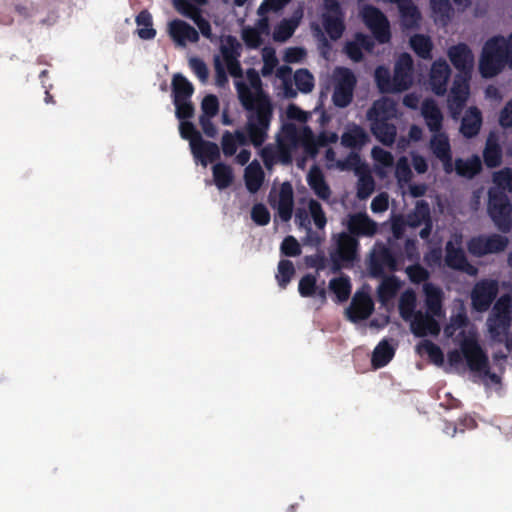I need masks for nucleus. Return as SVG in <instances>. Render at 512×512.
Listing matches in <instances>:
<instances>
[{
    "label": "nucleus",
    "instance_id": "a211bd4d",
    "mask_svg": "<svg viewBox=\"0 0 512 512\" xmlns=\"http://www.w3.org/2000/svg\"><path fill=\"white\" fill-rule=\"evenodd\" d=\"M373 309L374 304L370 296L364 292H357L346 309V314L350 321L356 323L367 319Z\"/></svg>",
    "mask_w": 512,
    "mask_h": 512
},
{
    "label": "nucleus",
    "instance_id": "aec40b11",
    "mask_svg": "<svg viewBox=\"0 0 512 512\" xmlns=\"http://www.w3.org/2000/svg\"><path fill=\"white\" fill-rule=\"evenodd\" d=\"M445 251V264L449 268L466 272L472 276L477 274V268L468 262L462 248L455 247L451 241H448L445 247Z\"/></svg>",
    "mask_w": 512,
    "mask_h": 512
},
{
    "label": "nucleus",
    "instance_id": "8fccbe9b",
    "mask_svg": "<svg viewBox=\"0 0 512 512\" xmlns=\"http://www.w3.org/2000/svg\"><path fill=\"white\" fill-rule=\"evenodd\" d=\"M295 275V267L290 260L282 259L278 263L276 279L278 285L285 289Z\"/></svg>",
    "mask_w": 512,
    "mask_h": 512
},
{
    "label": "nucleus",
    "instance_id": "0e129e2a",
    "mask_svg": "<svg viewBox=\"0 0 512 512\" xmlns=\"http://www.w3.org/2000/svg\"><path fill=\"white\" fill-rule=\"evenodd\" d=\"M180 134L184 139L189 140L190 147H195V145L202 139L200 134L195 130L192 123L188 121H182L180 123Z\"/></svg>",
    "mask_w": 512,
    "mask_h": 512
},
{
    "label": "nucleus",
    "instance_id": "6e6d98bb",
    "mask_svg": "<svg viewBox=\"0 0 512 512\" xmlns=\"http://www.w3.org/2000/svg\"><path fill=\"white\" fill-rule=\"evenodd\" d=\"M286 116L289 120L297 121L300 124V126L297 127L294 124L288 123V124H285L283 127H285L286 125H292L296 128L297 131H299L300 128L306 127L304 124L310 118L311 114L306 111H303L302 109H300L298 106H296L294 104H290L286 109ZM282 129H284V128H282ZM282 131L283 130H281V132Z\"/></svg>",
    "mask_w": 512,
    "mask_h": 512
},
{
    "label": "nucleus",
    "instance_id": "2eb2a0df",
    "mask_svg": "<svg viewBox=\"0 0 512 512\" xmlns=\"http://www.w3.org/2000/svg\"><path fill=\"white\" fill-rule=\"evenodd\" d=\"M362 18L380 43L389 41V22L379 10L373 7H365L362 11Z\"/></svg>",
    "mask_w": 512,
    "mask_h": 512
},
{
    "label": "nucleus",
    "instance_id": "423d86ee",
    "mask_svg": "<svg viewBox=\"0 0 512 512\" xmlns=\"http://www.w3.org/2000/svg\"><path fill=\"white\" fill-rule=\"evenodd\" d=\"M395 117H397L396 103L386 97L376 101L367 113L372 133L385 145H391L395 140L396 127L387 123Z\"/></svg>",
    "mask_w": 512,
    "mask_h": 512
},
{
    "label": "nucleus",
    "instance_id": "9d476101",
    "mask_svg": "<svg viewBox=\"0 0 512 512\" xmlns=\"http://www.w3.org/2000/svg\"><path fill=\"white\" fill-rule=\"evenodd\" d=\"M270 205L278 211L284 222L290 220L293 210V189L290 183L274 185L269 194Z\"/></svg>",
    "mask_w": 512,
    "mask_h": 512
},
{
    "label": "nucleus",
    "instance_id": "72a5a7b5",
    "mask_svg": "<svg viewBox=\"0 0 512 512\" xmlns=\"http://www.w3.org/2000/svg\"><path fill=\"white\" fill-rule=\"evenodd\" d=\"M191 150L203 166H207L209 162H213L219 157L218 146L211 142H205L202 139Z\"/></svg>",
    "mask_w": 512,
    "mask_h": 512
},
{
    "label": "nucleus",
    "instance_id": "1a4fd4ad",
    "mask_svg": "<svg viewBox=\"0 0 512 512\" xmlns=\"http://www.w3.org/2000/svg\"><path fill=\"white\" fill-rule=\"evenodd\" d=\"M368 269L372 277H383L385 270L390 272L398 270L397 258L389 247L377 243L370 254Z\"/></svg>",
    "mask_w": 512,
    "mask_h": 512
},
{
    "label": "nucleus",
    "instance_id": "e433bc0d",
    "mask_svg": "<svg viewBox=\"0 0 512 512\" xmlns=\"http://www.w3.org/2000/svg\"><path fill=\"white\" fill-rule=\"evenodd\" d=\"M483 158L485 164L490 167H496L501 163V148L498 144V139L495 134L491 133L487 138L486 146L483 151Z\"/></svg>",
    "mask_w": 512,
    "mask_h": 512
},
{
    "label": "nucleus",
    "instance_id": "09e8293b",
    "mask_svg": "<svg viewBox=\"0 0 512 512\" xmlns=\"http://www.w3.org/2000/svg\"><path fill=\"white\" fill-rule=\"evenodd\" d=\"M213 178L215 185L219 189H225L232 183V170L229 166L218 163L213 166Z\"/></svg>",
    "mask_w": 512,
    "mask_h": 512
},
{
    "label": "nucleus",
    "instance_id": "ddd939ff",
    "mask_svg": "<svg viewBox=\"0 0 512 512\" xmlns=\"http://www.w3.org/2000/svg\"><path fill=\"white\" fill-rule=\"evenodd\" d=\"M353 162L349 164L338 163V169H353L356 175L359 177L357 184V195L359 198L365 199L371 195L374 191L375 183L370 174V171L364 163H362L359 155H353L351 157Z\"/></svg>",
    "mask_w": 512,
    "mask_h": 512
},
{
    "label": "nucleus",
    "instance_id": "20e7f679",
    "mask_svg": "<svg viewBox=\"0 0 512 512\" xmlns=\"http://www.w3.org/2000/svg\"><path fill=\"white\" fill-rule=\"evenodd\" d=\"M506 64L512 68V34L508 39L498 36L485 43L479 71L484 78H491L502 71Z\"/></svg>",
    "mask_w": 512,
    "mask_h": 512
},
{
    "label": "nucleus",
    "instance_id": "a18cd8bd",
    "mask_svg": "<svg viewBox=\"0 0 512 512\" xmlns=\"http://www.w3.org/2000/svg\"><path fill=\"white\" fill-rule=\"evenodd\" d=\"M275 76L279 81V83H275V86L281 89L282 95L287 98L294 97L296 92L290 81L291 69L287 66H281L276 69Z\"/></svg>",
    "mask_w": 512,
    "mask_h": 512
},
{
    "label": "nucleus",
    "instance_id": "a19ab883",
    "mask_svg": "<svg viewBox=\"0 0 512 512\" xmlns=\"http://www.w3.org/2000/svg\"><path fill=\"white\" fill-rule=\"evenodd\" d=\"M247 138L242 131H236L235 133L225 132L222 136V150L224 155L232 156L236 153L239 145H245Z\"/></svg>",
    "mask_w": 512,
    "mask_h": 512
},
{
    "label": "nucleus",
    "instance_id": "c756f323",
    "mask_svg": "<svg viewBox=\"0 0 512 512\" xmlns=\"http://www.w3.org/2000/svg\"><path fill=\"white\" fill-rule=\"evenodd\" d=\"M368 141L366 132L356 124L349 125L343 133L341 143L345 147L359 149Z\"/></svg>",
    "mask_w": 512,
    "mask_h": 512
},
{
    "label": "nucleus",
    "instance_id": "69168bd1",
    "mask_svg": "<svg viewBox=\"0 0 512 512\" xmlns=\"http://www.w3.org/2000/svg\"><path fill=\"white\" fill-rule=\"evenodd\" d=\"M281 253L288 257H296L300 255L301 248L298 241L293 236H287L281 243Z\"/></svg>",
    "mask_w": 512,
    "mask_h": 512
},
{
    "label": "nucleus",
    "instance_id": "473e14b6",
    "mask_svg": "<svg viewBox=\"0 0 512 512\" xmlns=\"http://www.w3.org/2000/svg\"><path fill=\"white\" fill-rule=\"evenodd\" d=\"M422 116L432 132L440 130L443 116L439 107L433 100H427L423 103Z\"/></svg>",
    "mask_w": 512,
    "mask_h": 512
},
{
    "label": "nucleus",
    "instance_id": "bf43d9fd",
    "mask_svg": "<svg viewBox=\"0 0 512 512\" xmlns=\"http://www.w3.org/2000/svg\"><path fill=\"white\" fill-rule=\"evenodd\" d=\"M493 182L498 189L512 192V170L505 168L495 172L493 174Z\"/></svg>",
    "mask_w": 512,
    "mask_h": 512
},
{
    "label": "nucleus",
    "instance_id": "0eeeda50",
    "mask_svg": "<svg viewBox=\"0 0 512 512\" xmlns=\"http://www.w3.org/2000/svg\"><path fill=\"white\" fill-rule=\"evenodd\" d=\"M324 12L321 18L323 30L313 24L317 37L323 38L324 32L333 40L341 37L344 25L339 3L336 0H324Z\"/></svg>",
    "mask_w": 512,
    "mask_h": 512
},
{
    "label": "nucleus",
    "instance_id": "f3484780",
    "mask_svg": "<svg viewBox=\"0 0 512 512\" xmlns=\"http://www.w3.org/2000/svg\"><path fill=\"white\" fill-rule=\"evenodd\" d=\"M167 28L170 37L177 45L186 46L188 43L199 40L198 31L183 20L174 19L168 23Z\"/></svg>",
    "mask_w": 512,
    "mask_h": 512
},
{
    "label": "nucleus",
    "instance_id": "7ed1b4c3",
    "mask_svg": "<svg viewBox=\"0 0 512 512\" xmlns=\"http://www.w3.org/2000/svg\"><path fill=\"white\" fill-rule=\"evenodd\" d=\"M447 55L455 69L459 71L447 99L448 110L452 118L457 119L470 95L469 81L474 67V55L465 44L450 47Z\"/></svg>",
    "mask_w": 512,
    "mask_h": 512
},
{
    "label": "nucleus",
    "instance_id": "393cba45",
    "mask_svg": "<svg viewBox=\"0 0 512 512\" xmlns=\"http://www.w3.org/2000/svg\"><path fill=\"white\" fill-rule=\"evenodd\" d=\"M488 210L494 221H505L511 212V205L505 195H498L495 189H491Z\"/></svg>",
    "mask_w": 512,
    "mask_h": 512
},
{
    "label": "nucleus",
    "instance_id": "79ce46f5",
    "mask_svg": "<svg viewBox=\"0 0 512 512\" xmlns=\"http://www.w3.org/2000/svg\"><path fill=\"white\" fill-rule=\"evenodd\" d=\"M416 295L414 291H405L399 300V312L404 320H412L416 314Z\"/></svg>",
    "mask_w": 512,
    "mask_h": 512
},
{
    "label": "nucleus",
    "instance_id": "de8ad7c7",
    "mask_svg": "<svg viewBox=\"0 0 512 512\" xmlns=\"http://www.w3.org/2000/svg\"><path fill=\"white\" fill-rule=\"evenodd\" d=\"M137 34L142 39H152L156 35L155 29L152 27V16L147 11H142L136 17Z\"/></svg>",
    "mask_w": 512,
    "mask_h": 512
},
{
    "label": "nucleus",
    "instance_id": "9b49d317",
    "mask_svg": "<svg viewBox=\"0 0 512 512\" xmlns=\"http://www.w3.org/2000/svg\"><path fill=\"white\" fill-rule=\"evenodd\" d=\"M461 350L468 368L473 372L489 371V359L476 339L465 338L461 342Z\"/></svg>",
    "mask_w": 512,
    "mask_h": 512
},
{
    "label": "nucleus",
    "instance_id": "7c9ffc66",
    "mask_svg": "<svg viewBox=\"0 0 512 512\" xmlns=\"http://www.w3.org/2000/svg\"><path fill=\"white\" fill-rule=\"evenodd\" d=\"M372 158L374 161V171L380 178H385L393 166V156L390 152L375 147L372 150Z\"/></svg>",
    "mask_w": 512,
    "mask_h": 512
},
{
    "label": "nucleus",
    "instance_id": "b1692460",
    "mask_svg": "<svg viewBox=\"0 0 512 512\" xmlns=\"http://www.w3.org/2000/svg\"><path fill=\"white\" fill-rule=\"evenodd\" d=\"M423 292L425 295L426 312L432 316H442L444 299L442 289L433 283H424Z\"/></svg>",
    "mask_w": 512,
    "mask_h": 512
},
{
    "label": "nucleus",
    "instance_id": "e2e57ef3",
    "mask_svg": "<svg viewBox=\"0 0 512 512\" xmlns=\"http://www.w3.org/2000/svg\"><path fill=\"white\" fill-rule=\"evenodd\" d=\"M490 315L506 316L508 318H512V301L510 296H501L494 304Z\"/></svg>",
    "mask_w": 512,
    "mask_h": 512
},
{
    "label": "nucleus",
    "instance_id": "6e6552de",
    "mask_svg": "<svg viewBox=\"0 0 512 512\" xmlns=\"http://www.w3.org/2000/svg\"><path fill=\"white\" fill-rule=\"evenodd\" d=\"M333 96L332 100L338 107H346L350 104L353 90L356 84L354 74L346 68H337L333 72Z\"/></svg>",
    "mask_w": 512,
    "mask_h": 512
},
{
    "label": "nucleus",
    "instance_id": "f704fd0d",
    "mask_svg": "<svg viewBox=\"0 0 512 512\" xmlns=\"http://www.w3.org/2000/svg\"><path fill=\"white\" fill-rule=\"evenodd\" d=\"M395 350L385 339L380 341L372 353V365L374 368L386 366L394 357Z\"/></svg>",
    "mask_w": 512,
    "mask_h": 512
},
{
    "label": "nucleus",
    "instance_id": "bb28decb",
    "mask_svg": "<svg viewBox=\"0 0 512 512\" xmlns=\"http://www.w3.org/2000/svg\"><path fill=\"white\" fill-rule=\"evenodd\" d=\"M482 125V115L477 107H469L461 121L460 132L467 138L478 134Z\"/></svg>",
    "mask_w": 512,
    "mask_h": 512
},
{
    "label": "nucleus",
    "instance_id": "4d7b16f0",
    "mask_svg": "<svg viewBox=\"0 0 512 512\" xmlns=\"http://www.w3.org/2000/svg\"><path fill=\"white\" fill-rule=\"evenodd\" d=\"M395 175L398 180V184H399L400 188L404 189V185L409 184V182L412 178V172L408 165V161L405 157H402L398 160V162L396 164ZM405 193H406V191L403 190V194H405Z\"/></svg>",
    "mask_w": 512,
    "mask_h": 512
},
{
    "label": "nucleus",
    "instance_id": "5701e85b",
    "mask_svg": "<svg viewBox=\"0 0 512 512\" xmlns=\"http://www.w3.org/2000/svg\"><path fill=\"white\" fill-rule=\"evenodd\" d=\"M437 133L431 139V149L435 156L442 162L443 168L447 173L453 171V163L450 151L449 139L446 134Z\"/></svg>",
    "mask_w": 512,
    "mask_h": 512
},
{
    "label": "nucleus",
    "instance_id": "4c0bfd02",
    "mask_svg": "<svg viewBox=\"0 0 512 512\" xmlns=\"http://www.w3.org/2000/svg\"><path fill=\"white\" fill-rule=\"evenodd\" d=\"M307 181L311 189L317 196L322 199H328L330 196V189L324 180V176L319 168L313 167L307 175Z\"/></svg>",
    "mask_w": 512,
    "mask_h": 512
},
{
    "label": "nucleus",
    "instance_id": "338daca9",
    "mask_svg": "<svg viewBox=\"0 0 512 512\" xmlns=\"http://www.w3.org/2000/svg\"><path fill=\"white\" fill-rule=\"evenodd\" d=\"M375 79L377 82V85L379 89L382 92H389L391 91V79H390V73L389 70L385 67H378L375 71Z\"/></svg>",
    "mask_w": 512,
    "mask_h": 512
},
{
    "label": "nucleus",
    "instance_id": "052dcab7",
    "mask_svg": "<svg viewBox=\"0 0 512 512\" xmlns=\"http://www.w3.org/2000/svg\"><path fill=\"white\" fill-rule=\"evenodd\" d=\"M262 60L263 67L261 72L264 77H267L273 73L278 64V59L274 49L268 47L264 48L262 50Z\"/></svg>",
    "mask_w": 512,
    "mask_h": 512
},
{
    "label": "nucleus",
    "instance_id": "37998d69",
    "mask_svg": "<svg viewBox=\"0 0 512 512\" xmlns=\"http://www.w3.org/2000/svg\"><path fill=\"white\" fill-rule=\"evenodd\" d=\"M455 170L461 176L472 178L481 170V160L478 156L466 160L458 159L455 162Z\"/></svg>",
    "mask_w": 512,
    "mask_h": 512
},
{
    "label": "nucleus",
    "instance_id": "680f3d73",
    "mask_svg": "<svg viewBox=\"0 0 512 512\" xmlns=\"http://www.w3.org/2000/svg\"><path fill=\"white\" fill-rule=\"evenodd\" d=\"M406 273L409 280L414 284L427 283L426 281L429 279V272L420 264L409 265L406 268Z\"/></svg>",
    "mask_w": 512,
    "mask_h": 512
},
{
    "label": "nucleus",
    "instance_id": "f8f14e48",
    "mask_svg": "<svg viewBox=\"0 0 512 512\" xmlns=\"http://www.w3.org/2000/svg\"><path fill=\"white\" fill-rule=\"evenodd\" d=\"M508 243V238L499 234L478 236L473 237L468 242V250L472 255L481 257L487 254L504 251Z\"/></svg>",
    "mask_w": 512,
    "mask_h": 512
},
{
    "label": "nucleus",
    "instance_id": "a878e982",
    "mask_svg": "<svg viewBox=\"0 0 512 512\" xmlns=\"http://www.w3.org/2000/svg\"><path fill=\"white\" fill-rule=\"evenodd\" d=\"M512 318L506 316L490 315L487 319L488 330L491 337L496 342L507 343V338L510 337L509 329L511 326Z\"/></svg>",
    "mask_w": 512,
    "mask_h": 512
},
{
    "label": "nucleus",
    "instance_id": "cd10ccee",
    "mask_svg": "<svg viewBox=\"0 0 512 512\" xmlns=\"http://www.w3.org/2000/svg\"><path fill=\"white\" fill-rule=\"evenodd\" d=\"M304 14V6L300 4L289 20H283L274 30L273 37L276 41H285L292 36Z\"/></svg>",
    "mask_w": 512,
    "mask_h": 512
},
{
    "label": "nucleus",
    "instance_id": "dca6fc26",
    "mask_svg": "<svg viewBox=\"0 0 512 512\" xmlns=\"http://www.w3.org/2000/svg\"><path fill=\"white\" fill-rule=\"evenodd\" d=\"M413 82L412 77V58L409 54L399 56L394 69V75L391 79V91L401 92L407 90Z\"/></svg>",
    "mask_w": 512,
    "mask_h": 512
},
{
    "label": "nucleus",
    "instance_id": "f257e3e1",
    "mask_svg": "<svg viewBox=\"0 0 512 512\" xmlns=\"http://www.w3.org/2000/svg\"><path fill=\"white\" fill-rule=\"evenodd\" d=\"M240 48L234 37H221V56L215 59L216 82L219 86L226 82L225 70L235 78L239 98L245 108L251 111L246 125L249 140L254 146L259 147L266 139L272 109L268 98L262 92L258 73L255 70H248L245 78L241 76L237 61Z\"/></svg>",
    "mask_w": 512,
    "mask_h": 512
},
{
    "label": "nucleus",
    "instance_id": "39448f33",
    "mask_svg": "<svg viewBox=\"0 0 512 512\" xmlns=\"http://www.w3.org/2000/svg\"><path fill=\"white\" fill-rule=\"evenodd\" d=\"M348 233L339 235L337 248L330 253L331 271L339 272L345 264L351 263L358 247L359 236H373L379 231V226H347Z\"/></svg>",
    "mask_w": 512,
    "mask_h": 512
},
{
    "label": "nucleus",
    "instance_id": "f03ea898",
    "mask_svg": "<svg viewBox=\"0 0 512 512\" xmlns=\"http://www.w3.org/2000/svg\"><path fill=\"white\" fill-rule=\"evenodd\" d=\"M337 140L336 133H323L315 138L308 127H302L297 131L294 126L286 125L277 137V145L263 148L261 156L266 167L270 169L276 163H289L299 152L306 156H313L318 146L334 143Z\"/></svg>",
    "mask_w": 512,
    "mask_h": 512
},
{
    "label": "nucleus",
    "instance_id": "13d9d810",
    "mask_svg": "<svg viewBox=\"0 0 512 512\" xmlns=\"http://www.w3.org/2000/svg\"><path fill=\"white\" fill-rule=\"evenodd\" d=\"M294 80L298 90L303 93L310 92L314 87V78L308 70H298L294 75Z\"/></svg>",
    "mask_w": 512,
    "mask_h": 512
},
{
    "label": "nucleus",
    "instance_id": "4468645a",
    "mask_svg": "<svg viewBox=\"0 0 512 512\" xmlns=\"http://www.w3.org/2000/svg\"><path fill=\"white\" fill-rule=\"evenodd\" d=\"M498 293V284L493 280H481L475 284L471 292V302L477 312L489 309Z\"/></svg>",
    "mask_w": 512,
    "mask_h": 512
},
{
    "label": "nucleus",
    "instance_id": "3c124183",
    "mask_svg": "<svg viewBox=\"0 0 512 512\" xmlns=\"http://www.w3.org/2000/svg\"><path fill=\"white\" fill-rule=\"evenodd\" d=\"M410 44L414 52L424 58L428 59L431 56L432 42L429 37L424 35H415L410 39Z\"/></svg>",
    "mask_w": 512,
    "mask_h": 512
},
{
    "label": "nucleus",
    "instance_id": "c9c22d12",
    "mask_svg": "<svg viewBox=\"0 0 512 512\" xmlns=\"http://www.w3.org/2000/svg\"><path fill=\"white\" fill-rule=\"evenodd\" d=\"M400 286V281L396 276L384 277L377 289L378 300L386 304L396 296Z\"/></svg>",
    "mask_w": 512,
    "mask_h": 512
},
{
    "label": "nucleus",
    "instance_id": "412c9836",
    "mask_svg": "<svg viewBox=\"0 0 512 512\" xmlns=\"http://www.w3.org/2000/svg\"><path fill=\"white\" fill-rule=\"evenodd\" d=\"M434 317L428 312L417 311L415 317L411 320V332L416 337L437 336L440 333V325Z\"/></svg>",
    "mask_w": 512,
    "mask_h": 512
},
{
    "label": "nucleus",
    "instance_id": "c85d7f7f",
    "mask_svg": "<svg viewBox=\"0 0 512 512\" xmlns=\"http://www.w3.org/2000/svg\"><path fill=\"white\" fill-rule=\"evenodd\" d=\"M268 34V21L261 18L255 27H247L243 30V39L249 47L255 48L262 43L264 37H267Z\"/></svg>",
    "mask_w": 512,
    "mask_h": 512
},
{
    "label": "nucleus",
    "instance_id": "2f4dec72",
    "mask_svg": "<svg viewBox=\"0 0 512 512\" xmlns=\"http://www.w3.org/2000/svg\"><path fill=\"white\" fill-rule=\"evenodd\" d=\"M244 180L246 188L251 193H256L264 181V171L257 161L251 162L245 169Z\"/></svg>",
    "mask_w": 512,
    "mask_h": 512
},
{
    "label": "nucleus",
    "instance_id": "6ab92c4d",
    "mask_svg": "<svg viewBox=\"0 0 512 512\" xmlns=\"http://www.w3.org/2000/svg\"><path fill=\"white\" fill-rule=\"evenodd\" d=\"M450 72V67L445 60L439 59L433 62L428 83L435 94L444 95L446 93Z\"/></svg>",
    "mask_w": 512,
    "mask_h": 512
},
{
    "label": "nucleus",
    "instance_id": "58836bf2",
    "mask_svg": "<svg viewBox=\"0 0 512 512\" xmlns=\"http://www.w3.org/2000/svg\"><path fill=\"white\" fill-rule=\"evenodd\" d=\"M329 289L335 295L337 302L347 301L351 294L350 278L345 275L332 278L329 282Z\"/></svg>",
    "mask_w": 512,
    "mask_h": 512
},
{
    "label": "nucleus",
    "instance_id": "4be33fe9",
    "mask_svg": "<svg viewBox=\"0 0 512 512\" xmlns=\"http://www.w3.org/2000/svg\"><path fill=\"white\" fill-rule=\"evenodd\" d=\"M219 111V101L215 95H207L201 102L200 125L204 133L210 137L215 136L217 130L211 123V118Z\"/></svg>",
    "mask_w": 512,
    "mask_h": 512
},
{
    "label": "nucleus",
    "instance_id": "49530a36",
    "mask_svg": "<svg viewBox=\"0 0 512 512\" xmlns=\"http://www.w3.org/2000/svg\"><path fill=\"white\" fill-rule=\"evenodd\" d=\"M362 49L365 51L372 49V42L367 36L357 35L354 42H349L346 45V53L354 61L361 59Z\"/></svg>",
    "mask_w": 512,
    "mask_h": 512
},
{
    "label": "nucleus",
    "instance_id": "603ef678",
    "mask_svg": "<svg viewBox=\"0 0 512 512\" xmlns=\"http://www.w3.org/2000/svg\"><path fill=\"white\" fill-rule=\"evenodd\" d=\"M317 275L307 273L299 281L298 292L301 297L310 298L316 295Z\"/></svg>",
    "mask_w": 512,
    "mask_h": 512
},
{
    "label": "nucleus",
    "instance_id": "5fc2aeb1",
    "mask_svg": "<svg viewBox=\"0 0 512 512\" xmlns=\"http://www.w3.org/2000/svg\"><path fill=\"white\" fill-rule=\"evenodd\" d=\"M305 230L304 243L313 247L319 246L325 239V226H299Z\"/></svg>",
    "mask_w": 512,
    "mask_h": 512
},
{
    "label": "nucleus",
    "instance_id": "ea45409f",
    "mask_svg": "<svg viewBox=\"0 0 512 512\" xmlns=\"http://www.w3.org/2000/svg\"><path fill=\"white\" fill-rule=\"evenodd\" d=\"M174 8L183 16L194 20L201 13L206 0H173Z\"/></svg>",
    "mask_w": 512,
    "mask_h": 512
},
{
    "label": "nucleus",
    "instance_id": "864d4df0",
    "mask_svg": "<svg viewBox=\"0 0 512 512\" xmlns=\"http://www.w3.org/2000/svg\"><path fill=\"white\" fill-rule=\"evenodd\" d=\"M174 99L190 98L193 93L192 84L183 76L176 75L173 78Z\"/></svg>",
    "mask_w": 512,
    "mask_h": 512
},
{
    "label": "nucleus",
    "instance_id": "c03bdc74",
    "mask_svg": "<svg viewBox=\"0 0 512 512\" xmlns=\"http://www.w3.org/2000/svg\"><path fill=\"white\" fill-rule=\"evenodd\" d=\"M419 354H426L430 361L437 366L444 363V354L441 348L430 340H423L417 345Z\"/></svg>",
    "mask_w": 512,
    "mask_h": 512
},
{
    "label": "nucleus",
    "instance_id": "774afa93",
    "mask_svg": "<svg viewBox=\"0 0 512 512\" xmlns=\"http://www.w3.org/2000/svg\"><path fill=\"white\" fill-rule=\"evenodd\" d=\"M431 7L437 21H442L451 10L448 0H431Z\"/></svg>",
    "mask_w": 512,
    "mask_h": 512
}]
</instances>
